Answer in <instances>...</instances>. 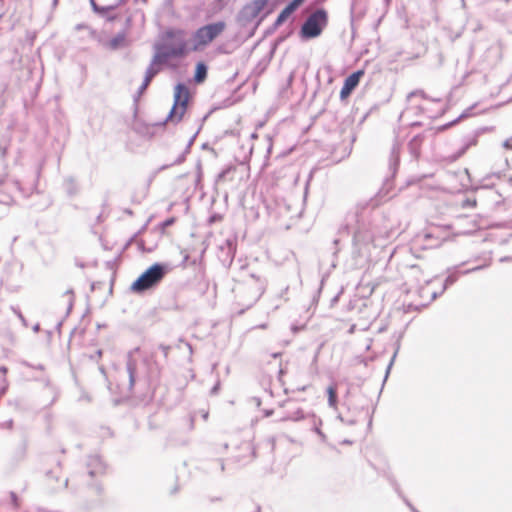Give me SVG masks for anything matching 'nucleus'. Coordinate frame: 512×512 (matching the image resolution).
Returning a JSON list of instances; mask_svg holds the SVG:
<instances>
[{
  "label": "nucleus",
  "mask_w": 512,
  "mask_h": 512,
  "mask_svg": "<svg viewBox=\"0 0 512 512\" xmlns=\"http://www.w3.org/2000/svg\"><path fill=\"white\" fill-rule=\"evenodd\" d=\"M186 32L181 29L167 30L164 34L165 43L155 55V61L165 62L171 58H183L192 52L191 45L185 39Z\"/></svg>",
  "instance_id": "nucleus-1"
},
{
  "label": "nucleus",
  "mask_w": 512,
  "mask_h": 512,
  "mask_svg": "<svg viewBox=\"0 0 512 512\" xmlns=\"http://www.w3.org/2000/svg\"><path fill=\"white\" fill-rule=\"evenodd\" d=\"M226 29L224 21L209 23L199 27L192 35V52L202 51L219 37Z\"/></svg>",
  "instance_id": "nucleus-2"
},
{
  "label": "nucleus",
  "mask_w": 512,
  "mask_h": 512,
  "mask_svg": "<svg viewBox=\"0 0 512 512\" xmlns=\"http://www.w3.org/2000/svg\"><path fill=\"white\" fill-rule=\"evenodd\" d=\"M189 98L188 88L184 84H177L174 89V104L166 119V124L177 125L183 119Z\"/></svg>",
  "instance_id": "nucleus-3"
},
{
  "label": "nucleus",
  "mask_w": 512,
  "mask_h": 512,
  "mask_svg": "<svg viewBox=\"0 0 512 512\" xmlns=\"http://www.w3.org/2000/svg\"><path fill=\"white\" fill-rule=\"evenodd\" d=\"M166 269L161 264H154L141 274L131 285L133 292H143L155 286L164 277Z\"/></svg>",
  "instance_id": "nucleus-4"
},
{
  "label": "nucleus",
  "mask_w": 512,
  "mask_h": 512,
  "mask_svg": "<svg viewBox=\"0 0 512 512\" xmlns=\"http://www.w3.org/2000/svg\"><path fill=\"white\" fill-rule=\"evenodd\" d=\"M328 24V14L324 9L313 12L301 27L303 38L311 39L318 37Z\"/></svg>",
  "instance_id": "nucleus-5"
},
{
  "label": "nucleus",
  "mask_w": 512,
  "mask_h": 512,
  "mask_svg": "<svg viewBox=\"0 0 512 512\" xmlns=\"http://www.w3.org/2000/svg\"><path fill=\"white\" fill-rule=\"evenodd\" d=\"M364 76V70H358L351 75H349L343 84V87L340 91V98L342 100L348 98L352 91L358 86L361 78Z\"/></svg>",
  "instance_id": "nucleus-6"
},
{
  "label": "nucleus",
  "mask_w": 512,
  "mask_h": 512,
  "mask_svg": "<svg viewBox=\"0 0 512 512\" xmlns=\"http://www.w3.org/2000/svg\"><path fill=\"white\" fill-rule=\"evenodd\" d=\"M129 45V39L125 32L118 33L105 43V47L111 51L125 48Z\"/></svg>",
  "instance_id": "nucleus-7"
},
{
  "label": "nucleus",
  "mask_w": 512,
  "mask_h": 512,
  "mask_svg": "<svg viewBox=\"0 0 512 512\" xmlns=\"http://www.w3.org/2000/svg\"><path fill=\"white\" fill-rule=\"evenodd\" d=\"M269 0H254L245 9L252 18L257 17L268 5Z\"/></svg>",
  "instance_id": "nucleus-8"
},
{
  "label": "nucleus",
  "mask_w": 512,
  "mask_h": 512,
  "mask_svg": "<svg viewBox=\"0 0 512 512\" xmlns=\"http://www.w3.org/2000/svg\"><path fill=\"white\" fill-rule=\"evenodd\" d=\"M296 11V8L291 5L290 3L281 11V13L278 15L274 26L280 27L282 24H284L289 17Z\"/></svg>",
  "instance_id": "nucleus-9"
},
{
  "label": "nucleus",
  "mask_w": 512,
  "mask_h": 512,
  "mask_svg": "<svg viewBox=\"0 0 512 512\" xmlns=\"http://www.w3.org/2000/svg\"><path fill=\"white\" fill-rule=\"evenodd\" d=\"M207 78V66L203 62H198L195 67L194 81L197 84L203 83Z\"/></svg>",
  "instance_id": "nucleus-10"
},
{
  "label": "nucleus",
  "mask_w": 512,
  "mask_h": 512,
  "mask_svg": "<svg viewBox=\"0 0 512 512\" xmlns=\"http://www.w3.org/2000/svg\"><path fill=\"white\" fill-rule=\"evenodd\" d=\"M328 392V402L331 407H336V390L334 387L330 386L327 389Z\"/></svg>",
  "instance_id": "nucleus-11"
},
{
  "label": "nucleus",
  "mask_w": 512,
  "mask_h": 512,
  "mask_svg": "<svg viewBox=\"0 0 512 512\" xmlns=\"http://www.w3.org/2000/svg\"><path fill=\"white\" fill-rule=\"evenodd\" d=\"M156 74V72L152 69V68H149L146 72V78H145V84L147 85L151 79L154 77V75Z\"/></svg>",
  "instance_id": "nucleus-12"
},
{
  "label": "nucleus",
  "mask_w": 512,
  "mask_h": 512,
  "mask_svg": "<svg viewBox=\"0 0 512 512\" xmlns=\"http://www.w3.org/2000/svg\"><path fill=\"white\" fill-rule=\"evenodd\" d=\"M305 0H293L292 2H290L291 5H293L296 9L302 5V3L304 2Z\"/></svg>",
  "instance_id": "nucleus-13"
},
{
  "label": "nucleus",
  "mask_w": 512,
  "mask_h": 512,
  "mask_svg": "<svg viewBox=\"0 0 512 512\" xmlns=\"http://www.w3.org/2000/svg\"><path fill=\"white\" fill-rule=\"evenodd\" d=\"M305 0H293L292 2H290L291 5H293L296 9L302 5V3L304 2Z\"/></svg>",
  "instance_id": "nucleus-14"
},
{
  "label": "nucleus",
  "mask_w": 512,
  "mask_h": 512,
  "mask_svg": "<svg viewBox=\"0 0 512 512\" xmlns=\"http://www.w3.org/2000/svg\"><path fill=\"white\" fill-rule=\"evenodd\" d=\"M504 146H505L506 148L512 149V137H510L509 139H507V140L504 142Z\"/></svg>",
  "instance_id": "nucleus-15"
},
{
  "label": "nucleus",
  "mask_w": 512,
  "mask_h": 512,
  "mask_svg": "<svg viewBox=\"0 0 512 512\" xmlns=\"http://www.w3.org/2000/svg\"><path fill=\"white\" fill-rule=\"evenodd\" d=\"M108 10V8H100V9H97V11L101 14H104L106 11Z\"/></svg>",
  "instance_id": "nucleus-16"
}]
</instances>
